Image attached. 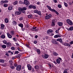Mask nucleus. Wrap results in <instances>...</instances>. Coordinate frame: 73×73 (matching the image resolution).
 I'll use <instances>...</instances> for the list:
<instances>
[{"instance_id": "obj_1", "label": "nucleus", "mask_w": 73, "mask_h": 73, "mask_svg": "<svg viewBox=\"0 0 73 73\" xmlns=\"http://www.w3.org/2000/svg\"><path fill=\"white\" fill-rule=\"evenodd\" d=\"M67 23L69 24V25H73V22L72 21H71V20L69 19H68L66 20Z\"/></svg>"}, {"instance_id": "obj_2", "label": "nucleus", "mask_w": 73, "mask_h": 73, "mask_svg": "<svg viewBox=\"0 0 73 73\" xmlns=\"http://www.w3.org/2000/svg\"><path fill=\"white\" fill-rule=\"evenodd\" d=\"M24 3L25 4L27 5H29V4H30L29 1H27V0H25Z\"/></svg>"}, {"instance_id": "obj_3", "label": "nucleus", "mask_w": 73, "mask_h": 73, "mask_svg": "<svg viewBox=\"0 0 73 73\" xmlns=\"http://www.w3.org/2000/svg\"><path fill=\"white\" fill-rule=\"evenodd\" d=\"M21 65H19L16 68V70H17V71H20V70H21Z\"/></svg>"}, {"instance_id": "obj_4", "label": "nucleus", "mask_w": 73, "mask_h": 73, "mask_svg": "<svg viewBox=\"0 0 73 73\" xmlns=\"http://www.w3.org/2000/svg\"><path fill=\"white\" fill-rule=\"evenodd\" d=\"M42 57H43L44 58H48L49 57V55L47 54H44V55H42Z\"/></svg>"}, {"instance_id": "obj_5", "label": "nucleus", "mask_w": 73, "mask_h": 73, "mask_svg": "<svg viewBox=\"0 0 73 73\" xmlns=\"http://www.w3.org/2000/svg\"><path fill=\"white\" fill-rule=\"evenodd\" d=\"M51 17H52V15L49 14L47 16H46L45 17V18L46 19L48 20V19H49Z\"/></svg>"}, {"instance_id": "obj_6", "label": "nucleus", "mask_w": 73, "mask_h": 73, "mask_svg": "<svg viewBox=\"0 0 73 73\" xmlns=\"http://www.w3.org/2000/svg\"><path fill=\"white\" fill-rule=\"evenodd\" d=\"M37 28V27H33L32 29H31V31H38V29H36Z\"/></svg>"}, {"instance_id": "obj_7", "label": "nucleus", "mask_w": 73, "mask_h": 73, "mask_svg": "<svg viewBox=\"0 0 73 73\" xmlns=\"http://www.w3.org/2000/svg\"><path fill=\"white\" fill-rule=\"evenodd\" d=\"M6 45L7 47H9V46H12V44L10 42H7L6 43Z\"/></svg>"}, {"instance_id": "obj_8", "label": "nucleus", "mask_w": 73, "mask_h": 73, "mask_svg": "<svg viewBox=\"0 0 73 73\" xmlns=\"http://www.w3.org/2000/svg\"><path fill=\"white\" fill-rule=\"evenodd\" d=\"M27 67L29 70H32V66H31L30 64H27Z\"/></svg>"}, {"instance_id": "obj_9", "label": "nucleus", "mask_w": 73, "mask_h": 73, "mask_svg": "<svg viewBox=\"0 0 73 73\" xmlns=\"http://www.w3.org/2000/svg\"><path fill=\"white\" fill-rule=\"evenodd\" d=\"M52 42H53V43L54 44H58V42L54 39H52Z\"/></svg>"}, {"instance_id": "obj_10", "label": "nucleus", "mask_w": 73, "mask_h": 73, "mask_svg": "<svg viewBox=\"0 0 73 73\" xmlns=\"http://www.w3.org/2000/svg\"><path fill=\"white\" fill-rule=\"evenodd\" d=\"M52 32V30L49 29L48 30L47 32V33L48 35H49V34H50V33H51Z\"/></svg>"}, {"instance_id": "obj_11", "label": "nucleus", "mask_w": 73, "mask_h": 73, "mask_svg": "<svg viewBox=\"0 0 73 73\" xmlns=\"http://www.w3.org/2000/svg\"><path fill=\"white\" fill-rule=\"evenodd\" d=\"M54 21H55L53 19L52 21L51 25L52 27H54L55 25V23H54Z\"/></svg>"}, {"instance_id": "obj_12", "label": "nucleus", "mask_w": 73, "mask_h": 73, "mask_svg": "<svg viewBox=\"0 0 73 73\" xmlns=\"http://www.w3.org/2000/svg\"><path fill=\"white\" fill-rule=\"evenodd\" d=\"M47 7L48 8V9L50 10V11H51V12H53V11L54 10V9H52V8H51V7L50 6H49L48 5H47Z\"/></svg>"}, {"instance_id": "obj_13", "label": "nucleus", "mask_w": 73, "mask_h": 73, "mask_svg": "<svg viewBox=\"0 0 73 73\" xmlns=\"http://www.w3.org/2000/svg\"><path fill=\"white\" fill-rule=\"evenodd\" d=\"M7 35L9 38H12V35H11L9 33H7Z\"/></svg>"}, {"instance_id": "obj_14", "label": "nucleus", "mask_w": 73, "mask_h": 73, "mask_svg": "<svg viewBox=\"0 0 73 73\" xmlns=\"http://www.w3.org/2000/svg\"><path fill=\"white\" fill-rule=\"evenodd\" d=\"M56 40L57 41H60V42H61V43H62V39L61 38L57 39Z\"/></svg>"}, {"instance_id": "obj_15", "label": "nucleus", "mask_w": 73, "mask_h": 73, "mask_svg": "<svg viewBox=\"0 0 73 73\" xmlns=\"http://www.w3.org/2000/svg\"><path fill=\"white\" fill-rule=\"evenodd\" d=\"M15 13L16 15H20L21 13V12H19V11H17L15 12Z\"/></svg>"}, {"instance_id": "obj_16", "label": "nucleus", "mask_w": 73, "mask_h": 73, "mask_svg": "<svg viewBox=\"0 0 73 73\" xmlns=\"http://www.w3.org/2000/svg\"><path fill=\"white\" fill-rule=\"evenodd\" d=\"M1 29H4V27L5 26L3 24H1Z\"/></svg>"}, {"instance_id": "obj_17", "label": "nucleus", "mask_w": 73, "mask_h": 73, "mask_svg": "<svg viewBox=\"0 0 73 73\" xmlns=\"http://www.w3.org/2000/svg\"><path fill=\"white\" fill-rule=\"evenodd\" d=\"M54 37V38H58V37H61V36L59 35H55Z\"/></svg>"}, {"instance_id": "obj_18", "label": "nucleus", "mask_w": 73, "mask_h": 73, "mask_svg": "<svg viewBox=\"0 0 73 73\" xmlns=\"http://www.w3.org/2000/svg\"><path fill=\"white\" fill-rule=\"evenodd\" d=\"M58 24L59 26L61 27L63 23H62L60 22H58Z\"/></svg>"}, {"instance_id": "obj_19", "label": "nucleus", "mask_w": 73, "mask_h": 73, "mask_svg": "<svg viewBox=\"0 0 73 73\" xmlns=\"http://www.w3.org/2000/svg\"><path fill=\"white\" fill-rule=\"evenodd\" d=\"M1 38H3L4 39V38H5V35L3 34V35H2L1 36Z\"/></svg>"}, {"instance_id": "obj_20", "label": "nucleus", "mask_w": 73, "mask_h": 73, "mask_svg": "<svg viewBox=\"0 0 73 73\" xmlns=\"http://www.w3.org/2000/svg\"><path fill=\"white\" fill-rule=\"evenodd\" d=\"M55 12V13H56V14L57 15H59V13H58V12H57V11H56L55 9H54V10L53 11V12Z\"/></svg>"}, {"instance_id": "obj_21", "label": "nucleus", "mask_w": 73, "mask_h": 73, "mask_svg": "<svg viewBox=\"0 0 73 73\" xmlns=\"http://www.w3.org/2000/svg\"><path fill=\"white\" fill-rule=\"evenodd\" d=\"M73 27H70L68 29V31H73Z\"/></svg>"}, {"instance_id": "obj_22", "label": "nucleus", "mask_w": 73, "mask_h": 73, "mask_svg": "<svg viewBox=\"0 0 73 73\" xmlns=\"http://www.w3.org/2000/svg\"><path fill=\"white\" fill-rule=\"evenodd\" d=\"M1 47H2V48H6V47H7V46H6V45H2Z\"/></svg>"}, {"instance_id": "obj_23", "label": "nucleus", "mask_w": 73, "mask_h": 73, "mask_svg": "<svg viewBox=\"0 0 73 73\" xmlns=\"http://www.w3.org/2000/svg\"><path fill=\"white\" fill-rule=\"evenodd\" d=\"M8 9L9 11H11V10H12V6H10L8 8Z\"/></svg>"}, {"instance_id": "obj_24", "label": "nucleus", "mask_w": 73, "mask_h": 73, "mask_svg": "<svg viewBox=\"0 0 73 73\" xmlns=\"http://www.w3.org/2000/svg\"><path fill=\"white\" fill-rule=\"evenodd\" d=\"M5 22L6 23H8V22L9 21L8 20V19L7 18L5 19Z\"/></svg>"}, {"instance_id": "obj_25", "label": "nucleus", "mask_w": 73, "mask_h": 73, "mask_svg": "<svg viewBox=\"0 0 73 73\" xmlns=\"http://www.w3.org/2000/svg\"><path fill=\"white\" fill-rule=\"evenodd\" d=\"M53 54L54 55V56H57V55H58V54L56 53V52H53Z\"/></svg>"}, {"instance_id": "obj_26", "label": "nucleus", "mask_w": 73, "mask_h": 73, "mask_svg": "<svg viewBox=\"0 0 73 73\" xmlns=\"http://www.w3.org/2000/svg\"><path fill=\"white\" fill-rule=\"evenodd\" d=\"M37 14H38L39 16H41V13L40 11H38V13Z\"/></svg>"}, {"instance_id": "obj_27", "label": "nucleus", "mask_w": 73, "mask_h": 73, "mask_svg": "<svg viewBox=\"0 0 73 73\" xmlns=\"http://www.w3.org/2000/svg\"><path fill=\"white\" fill-rule=\"evenodd\" d=\"M36 50L38 54H40V53H41V52H40V50L37 49Z\"/></svg>"}, {"instance_id": "obj_28", "label": "nucleus", "mask_w": 73, "mask_h": 73, "mask_svg": "<svg viewBox=\"0 0 73 73\" xmlns=\"http://www.w3.org/2000/svg\"><path fill=\"white\" fill-rule=\"evenodd\" d=\"M56 62L58 63V64H60V60L59 59H57Z\"/></svg>"}, {"instance_id": "obj_29", "label": "nucleus", "mask_w": 73, "mask_h": 73, "mask_svg": "<svg viewBox=\"0 0 73 73\" xmlns=\"http://www.w3.org/2000/svg\"><path fill=\"white\" fill-rule=\"evenodd\" d=\"M18 10L19 11V12H21V11H22V10H23V9H22V8H21V7H20L18 8Z\"/></svg>"}, {"instance_id": "obj_30", "label": "nucleus", "mask_w": 73, "mask_h": 73, "mask_svg": "<svg viewBox=\"0 0 73 73\" xmlns=\"http://www.w3.org/2000/svg\"><path fill=\"white\" fill-rule=\"evenodd\" d=\"M4 3H5V2L4 1H1V5H3V4Z\"/></svg>"}, {"instance_id": "obj_31", "label": "nucleus", "mask_w": 73, "mask_h": 73, "mask_svg": "<svg viewBox=\"0 0 73 73\" xmlns=\"http://www.w3.org/2000/svg\"><path fill=\"white\" fill-rule=\"evenodd\" d=\"M14 65L15 67H17V63H16V62H15L14 63Z\"/></svg>"}, {"instance_id": "obj_32", "label": "nucleus", "mask_w": 73, "mask_h": 73, "mask_svg": "<svg viewBox=\"0 0 73 73\" xmlns=\"http://www.w3.org/2000/svg\"><path fill=\"white\" fill-rule=\"evenodd\" d=\"M19 27H21V28H23V25L22 24H20L19 25Z\"/></svg>"}, {"instance_id": "obj_33", "label": "nucleus", "mask_w": 73, "mask_h": 73, "mask_svg": "<svg viewBox=\"0 0 73 73\" xmlns=\"http://www.w3.org/2000/svg\"><path fill=\"white\" fill-rule=\"evenodd\" d=\"M10 33L11 35H12V36H13L14 35V31H11Z\"/></svg>"}, {"instance_id": "obj_34", "label": "nucleus", "mask_w": 73, "mask_h": 73, "mask_svg": "<svg viewBox=\"0 0 73 73\" xmlns=\"http://www.w3.org/2000/svg\"><path fill=\"white\" fill-rule=\"evenodd\" d=\"M10 67L11 69H14L15 68L14 66H12V64L10 66Z\"/></svg>"}, {"instance_id": "obj_35", "label": "nucleus", "mask_w": 73, "mask_h": 73, "mask_svg": "<svg viewBox=\"0 0 73 73\" xmlns=\"http://www.w3.org/2000/svg\"><path fill=\"white\" fill-rule=\"evenodd\" d=\"M38 11V10H34V13H37Z\"/></svg>"}, {"instance_id": "obj_36", "label": "nucleus", "mask_w": 73, "mask_h": 73, "mask_svg": "<svg viewBox=\"0 0 73 73\" xmlns=\"http://www.w3.org/2000/svg\"><path fill=\"white\" fill-rule=\"evenodd\" d=\"M13 24H14V25H16V24H17V23H16L15 21H13Z\"/></svg>"}, {"instance_id": "obj_37", "label": "nucleus", "mask_w": 73, "mask_h": 73, "mask_svg": "<svg viewBox=\"0 0 73 73\" xmlns=\"http://www.w3.org/2000/svg\"><path fill=\"white\" fill-rule=\"evenodd\" d=\"M3 42L4 43V44H6L7 42L6 40H4L3 41Z\"/></svg>"}, {"instance_id": "obj_38", "label": "nucleus", "mask_w": 73, "mask_h": 73, "mask_svg": "<svg viewBox=\"0 0 73 73\" xmlns=\"http://www.w3.org/2000/svg\"><path fill=\"white\" fill-rule=\"evenodd\" d=\"M17 3H18L17 1H16L13 4H14V5H16L17 4Z\"/></svg>"}, {"instance_id": "obj_39", "label": "nucleus", "mask_w": 73, "mask_h": 73, "mask_svg": "<svg viewBox=\"0 0 73 73\" xmlns=\"http://www.w3.org/2000/svg\"><path fill=\"white\" fill-rule=\"evenodd\" d=\"M58 8H61L62 7V6L61 5H58Z\"/></svg>"}, {"instance_id": "obj_40", "label": "nucleus", "mask_w": 73, "mask_h": 73, "mask_svg": "<svg viewBox=\"0 0 73 73\" xmlns=\"http://www.w3.org/2000/svg\"><path fill=\"white\" fill-rule=\"evenodd\" d=\"M35 69H38L39 68V67H38V66H35Z\"/></svg>"}, {"instance_id": "obj_41", "label": "nucleus", "mask_w": 73, "mask_h": 73, "mask_svg": "<svg viewBox=\"0 0 73 73\" xmlns=\"http://www.w3.org/2000/svg\"><path fill=\"white\" fill-rule=\"evenodd\" d=\"M22 10L23 11H26L27 10V8L26 7H24L22 8Z\"/></svg>"}, {"instance_id": "obj_42", "label": "nucleus", "mask_w": 73, "mask_h": 73, "mask_svg": "<svg viewBox=\"0 0 73 73\" xmlns=\"http://www.w3.org/2000/svg\"><path fill=\"white\" fill-rule=\"evenodd\" d=\"M0 62H4V60L3 59L0 60Z\"/></svg>"}, {"instance_id": "obj_43", "label": "nucleus", "mask_w": 73, "mask_h": 73, "mask_svg": "<svg viewBox=\"0 0 73 73\" xmlns=\"http://www.w3.org/2000/svg\"><path fill=\"white\" fill-rule=\"evenodd\" d=\"M33 7V5H31L29 6V8H32Z\"/></svg>"}, {"instance_id": "obj_44", "label": "nucleus", "mask_w": 73, "mask_h": 73, "mask_svg": "<svg viewBox=\"0 0 73 73\" xmlns=\"http://www.w3.org/2000/svg\"><path fill=\"white\" fill-rule=\"evenodd\" d=\"M19 53V52L17 51H15V53L16 54H18Z\"/></svg>"}, {"instance_id": "obj_45", "label": "nucleus", "mask_w": 73, "mask_h": 73, "mask_svg": "<svg viewBox=\"0 0 73 73\" xmlns=\"http://www.w3.org/2000/svg\"><path fill=\"white\" fill-rule=\"evenodd\" d=\"M3 6L4 7H8V5L7 4H4Z\"/></svg>"}, {"instance_id": "obj_46", "label": "nucleus", "mask_w": 73, "mask_h": 73, "mask_svg": "<svg viewBox=\"0 0 73 73\" xmlns=\"http://www.w3.org/2000/svg\"><path fill=\"white\" fill-rule=\"evenodd\" d=\"M64 5L66 7H68V4L66 3H64Z\"/></svg>"}, {"instance_id": "obj_47", "label": "nucleus", "mask_w": 73, "mask_h": 73, "mask_svg": "<svg viewBox=\"0 0 73 73\" xmlns=\"http://www.w3.org/2000/svg\"><path fill=\"white\" fill-rule=\"evenodd\" d=\"M11 49L12 50H15V47H11Z\"/></svg>"}, {"instance_id": "obj_48", "label": "nucleus", "mask_w": 73, "mask_h": 73, "mask_svg": "<svg viewBox=\"0 0 73 73\" xmlns=\"http://www.w3.org/2000/svg\"><path fill=\"white\" fill-rule=\"evenodd\" d=\"M21 56L20 55H17L16 56V57H17V58H20V57Z\"/></svg>"}, {"instance_id": "obj_49", "label": "nucleus", "mask_w": 73, "mask_h": 73, "mask_svg": "<svg viewBox=\"0 0 73 73\" xmlns=\"http://www.w3.org/2000/svg\"><path fill=\"white\" fill-rule=\"evenodd\" d=\"M31 16H32V15H29L28 16V18H31Z\"/></svg>"}, {"instance_id": "obj_50", "label": "nucleus", "mask_w": 73, "mask_h": 73, "mask_svg": "<svg viewBox=\"0 0 73 73\" xmlns=\"http://www.w3.org/2000/svg\"><path fill=\"white\" fill-rule=\"evenodd\" d=\"M13 39V40H14V41H15V42H16L17 40L16 39V38H14Z\"/></svg>"}, {"instance_id": "obj_51", "label": "nucleus", "mask_w": 73, "mask_h": 73, "mask_svg": "<svg viewBox=\"0 0 73 73\" xmlns=\"http://www.w3.org/2000/svg\"><path fill=\"white\" fill-rule=\"evenodd\" d=\"M19 3L20 4H23V2H22V1H19Z\"/></svg>"}, {"instance_id": "obj_52", "label": "nucleus", "mask_w": 73, "mask_h": 73, "mask_svg": "<svg viewBox=\"0 0 73 73\" xmlns=\"http://www.w3.org/2000/svg\"><path fill=\"white\" fill-rule=\"evenodd\" d=\"M56 33H59L58 30H56Z\"/></svg>"}, {"instance_id": "obj_53", "label": "nucleus", "mask_w": 73, "mask_h": 73, "mask_svg": "<svg viewBox=\"0 0 73 73\" xmlns=\"http://www.w3.org/2000/svg\"><path fill=\"white\" fill-rule=\"evenodd\" d=\"M67 44H68V43H64V45H65V46H67Z\"/></svg>"}, {"instance_id": "obj_54", "label": "nucleus", "mask_w": 73, "mask_h": 73, "mask_svg": "<svg viewBox=\"0 0 73 73\" xmlns=\"http://www.w3.org/2000/svg\"><path fill=\"white\" fill-rule=\"evenodd\" d=\"M33 9H36V7L35 6H33Z\"/></svg>"}, {"instance_id": "obj_55", "label": "nucleus", "mask_w": 73, "mask_h": 73, "mask_svg": "<svg viewBox=\"0 0 73 73\" xmlns=\"http://www.w3.org/2000/svg\"><path fill=\"white\" fill-rule=\"evenodd\" d=\"M26 46L28 48H29V44H26Z\"/></svg>"}, {"instance_id": "obj_56", "label": "nucleus", "mask_w": 73, "mask_h": 73, "mask_svg": "<svg viewBox=\"0 0 73 73\" xmlns=\"http://www.w3.org/2000/svg\"><path fill=\"white\" fill-rule=\"evenodd\" d=\"M5 1V3H8V1L6 0V1Z\"/></svg>"}, {"instance_id": "obj_57", "label": "nucleus", "mask_w": 73, "mask_h": 73, "mask_svg": "<svg viewBox=\"0 0 73 73\" xmlns=\"http://www.w3.org/2000/svg\"><path fill=\"white\" fill-rule=\"evenodd\" d=\"M70 44L71 45H72V44H73V41H72L71 42H70Z\"/></svg>"}, {"instance_id": "obj_58", "label": "nucleus", "mask_w": 73, "mask_h": 73, "mask_svg": "<svg viewBox=\"0 0 73 73\" xmlns=\"http://www.w3.org/2000/svg\"><path fill=\"white\" fill-rule=\"evenodd\" d=\"M34 44H36L37 43V41H35L34 42Z\"/></svg>"}, {"instance_id": "obj_59", "label": "nucleus", "mask_w": 73, "mask_h": 73, "mask_svg": "<svg viewBox=\"0 0 73 73\" xmlns=\"http://www.w3.org/2000/svg\"><path fill=\"white\" fill-rule=\"evenodd\" d=\"M21 12H22V13H25V11H24L23 10H22Z\"/></svg>"}, {"instance_id": "obj_60", "label": "nucleus", "mask_w": 73, "mask_h": 73, "mask_svg": "<svg viewBox=\"0 0 73 73\" xmlns=\"http://www.w3.org/2000/svg\"><path fill=\"white\" fill-rule=\"evenodd\" d=\"M54 3H57V0H54Z\"/></svg>"}, {"instance_id": "obj_61", "label": "nucleus", "mask_w": 73, "mask_h": 73, "mask_svg": "<svg viewBox=\"0 0 73 73\" xmlns=\"http://www.w3.org/2000/svg\"><path fill=\"white\" fill-rule=\"evenodd\" d=\"M5 55H6V56H8V57H9V54H6Z\"/></svg>"}, {"instance_id": "obj_62", "label": "nucleus", "mask_w": 73, "mask_h": 73, "mask_svg": "<svg viewBox=\"0 0 73 73\" xmlns=\"http://www.w3.org/2000/svg\"><path fill=\"white\" fill-rule=\"evenodd\" d=\"M35 38H37V37H38V36L36 35V36H35Z\"/></svg>"}, {"instance_id": "obj_63", "label": "nucleus", "mask_w": 73, "mask_h": 73, "mask_svg": "<svg viewBox=\"0 0 73 73\" xmlns=\"http://www.w3.org/2000/svg\"><path fill=\"white\" fill-rule=\"evenodd\" d=\"M23 20V18H21L19 19V20H20L21 21V20Z\"/></svg>"}, {"instance_id": "obj_64", "label": "nucleus", "mask_w": 73, "mask_h": 73, "mask_svg": "<svg viewBox=\"0 0 73 73\" xmlns=\"http://www.w3.org/2000/svg\"><path fill=\"white\" fill-rule=\"evenodd\" d=\"M70 44H69L68 43H67V46H70Z\"/></svg>"}]
</instances>
